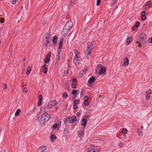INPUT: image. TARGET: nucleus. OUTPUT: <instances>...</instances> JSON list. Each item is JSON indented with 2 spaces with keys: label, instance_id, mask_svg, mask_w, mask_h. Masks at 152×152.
<instances>
[{
  "label": "nucleus",
  "instance_id": "nucleus-1",
  "mask_svg": "<svg viewBox=\"0 0 152 152\" xmlns=\"http://www.w3.org/2000/svg\"><path fill=\"white\" fill-rule=\"evenodd\" d=\"M50 118L49 114L46 113H44L42 115L39 121L42 125H44L45 123L48 121Z\"/></svg>",
  "mask_w": 152,
  "mask_h": 152
},
{
  "label": "nucleus",
  "instance_id": "nucleus-2",
  "mask_svg": "<svg viewBox=\"0 0 152 152\" xmlns=\"http://www.w3.org/2000/svg\"><path fill=\"white\" fill-rule=\"evenodd\" d=\"M45 36V41L44 42V45L46 47H49L50 45L49 39L50 37V35L49 32H47Z\"/></svg>",
  "mask_w": 152,
  "mask_h": 152
},
{
  "label": "nucleus",
  "instance_id": "nucleus-3",
  "mask_svg": "<svg viewBox=\"0 0 152 152\" xmlns=\"http://www.w3.org/2000/svg\"><path fill=\"white\" fill-rule=\"evenodd\" d=\"M58 104V102L56 100H51L50 101L47 106V108L48 109H50Z\"/></svg>",
  "mask_w": 152,
  "mask_h": 152
},
{
  "label": "nucleus",
  "instance_id": "nucleus-4",
  "mask_svg": "<svg viewBox=\"0 0 152 152\" xmlns=\"http://www.w3.org/2000/svg\"><path fill=\"white\" fill-rule=\"evenodd\" d=\"M73 25V23L71 20H68L65 24L64 27L66 29L70 30L71 28H72Z\"/></svg>",
  "mask_w": 152,
  "mask_h": 152
},
{
  "label": "nucleus",
  "instance_id": "nucleus-5",
  "mask_svg": "<svg viewBox=\"0 0 152 152\" xmlns=\"http://www.w3.org/2000/svg\"><path fill=\"white\" fill-rule=\"evenodd\" d=\"M146 42L145 41H143V40L139 38L138 39L136 42V43L138 44V46L139 48L142 47V45L144 44V43Z\"/></svg>",
  "mask_w": 152,
  "mask_h": 152
},
{
  "label": "nucleus",
  "instance_id": "nucleus-6",
  "mask_svg": "<svg viewBox=\"0 0 152 152\" xmlns=\"http://www.w3.org/2000/svg\"><path fill=\"white\" fill-rule=\"evenodd\" d=\"M85 127H84V128L81 129L77 132V135L79 137L81 138L84 136Z\"/></svg>",
  "mask_w": 152,
  "mask_h": 152
},
{
  "label": "nucleus",
  "instance_id": "nucleus-7",
  "mask_svg": "<svg viewBox=\"0 0 152 152\" xmlns=\"http://www.w3.org/2000/svg\"><path fill=\"white\" fill-rule=\"evenodd\" d=\"M87 50L86 52H85V54L87 57L91 53V51L93 48V47L92 46H89L88 45L87 46Z\"/></svg>",
  "mask_w": 152,
  "mask_h": 152
},
{
  "label": "nucleus",
  "instance_id": "nucleus-8",
  "mask_svg": "<svg viewBox=\"0 0 152 152\" xmlns=\"http://www.w3.org/2000/svg\"><path fill=\"white\" fill-rule=\"evenodd\" d=\"M80 60V57L78 56H76V55L74 58L73 61L76 65H78L79 64Z\"/></svg>",
  "mask_w": 152,
  "mask_h": 152
},
{
  "label": "nucleus",
  "instance_id": "nucleus-9",
  "mask_svg": "<svg viewBox=\"0 0 152 152\" xmlns=\"http://www.w3.org/2000/svg\"><path fill=\"white\" fill-rule=\"evenodd\" d=\"M77 121V118L75 116H72L69 119V122L70 123L73 124Z\"/></svg>",
  "mask_w": 152,
  "mask_h": 152
},
{
  "label": "nucleus",
  "instance_id": "nucleus-10",
  "mask_svg": "<svg viewBox=\"0 0 152 152\" xmlns=\"http://www.w3.org/2000/svg\"><path fill=\"white\" fill-rule=\"evenodd\" d=\"M46 146H41L39 147L37 150V152H43L46 149Z\"/></svg>",
  "mask_w": 152,
  "mask_h": 152
},
{
  "label": "nucleus",
  "instance_id": "nucleus-11",
  "mask_svg": "<svg viewBox=\"0 0 152 152\" xmlns=\"http://www.w3.org/2000/svg\"><path fill=\"white\" fill-rule=\"evenodd\" d=\"M94 148L96 149V146L92 145L90 147L88 148L87 152H95V150Z\"/></svg>",
  "mask_w": 152,
  "mask_h": 152
},
{
  "label": "nucleus",
  "instance_id": "nucleus-12",
  "mask_svg": "<svg viewBox=\"0 0 152 152\" xmlns=\"http://www.w3.org/2000/svg\"><path fill=\"white\" fill-rule=\"evenodd\" d=\"M69 30L66 29V28L64 27L63 29L61 31L62 35L64 36H65L67 34L69 31Z\"/></svg>",
  "mask_w": 152,
  "mask_h": 152
},
{
  "label": "nucleus",
  "instance_id": "nucleus-13",
  "mask_svg": "<svg viewBox=\"0 0 152 152\" xmlns=\"http://www.w3.org/2000/svg\"><path fill=\"white\" fill-rule=\"evenodd\" d=\"M146 35L145 33H142L140 35L139 38L143 40V41H146Z\"/></svg>",
  "mask_w": 152,
  "mask_h": 152
},
{
  "label": "nucleus",
  "instance_id": "nucleus-14",
  "mask_svg": "<svg viewBox=\"0 0 152 152\" xmlns=\"http://www.w3.org/2000/svg\"><path fill=\"white\" fill-rule=\"evenodd\" d=\"M84 105L86 106L88 105V97L87 96H85L84 97Z\"/></svg>",
  "mask_w": 152,
  "mask_h": 152
},
{
  "label": "nucleus",
  "instance_id": "nucleus-15",
  "mask_svg": "<svg viewBox=\"0 0 152 152\" xmlns=\"http://www.w3.org/2000/svg\"><path fill=\"white\" fill-rule=\"evenodd\" d=\"M64 38L63 37H61L60 40V43L59 44L58 49H60L62 48L63 46V42Z\"/></svg>",
  "mask_w": 152,
  "mask_h": 152
},
{
  "label": "nucleus",
  "instance_id": "nucleus-16",
  "mask_svg": "<svg viewBox=\"0 0 152 152\" xmlns=\"http://www.w3.org/2000/svg\"><path fill=\"white\" fill-rule=\"evenodd\" d=\"M140 23L139 21H137L136 22L135 26L133 27V29L134 31H136L138 27L140 25Z\"/></svg>",
  "mask_w": 152,
  "mask_h": 152
},
{
  "label": "nucleus",
  "instance_id": "nucleus-17",
  "mask_svg": "<svg viewBox=\"0 0 152 152\" xmlns=\"http://www.w3.org/2000/svg\"><path fill=\"white\" fill-rule=\"evenodd\" d=\"M106 69L104 66L102 67L99 72V74L100 75L104 74L105 72Z\"/></svg>",
  "mask_w": 152,
  "mask_h": 152
},
{
  "label": "nucleus",
  "instance_id": "nucleus-18",
  "mask_svg": "<svg viewBox=\"0 0 152 152\" xmlns=\"http://www.w3.org/2000/svg\"><path fill=\"white\" fill-rule=\"evenodd\" d=\"M57 37L56 36H54L53 37V39L52 40V42L53 43V44L56 46L57 45Z\"/></svg>",
  "mask_w": 152,
  "mask_h": 152
},
{
  "label": "nucleus",
  "instance_id": "nucleus-19",
  "mask_svg": "<svg viewBox=\"0 0 152 152\" xmlns=\"http://www.w3.org/2000/svg\"><path fill=\"white\" fill-rule=\"evenodd\" d=\"M82 123L81 125L83 126H85L87 123V120L86 118H83L81 120Z\"/></svg>",
  "mask_w": 152,
  "mask_h": 152
},
{
  "label": "nucleus",
  "instance_id": "nucleus-20",
  "mask_svg": "<svg viewBox=\"0 0 152 152\" xmlns=\"http://www.w3.org/2000/svg\"><path fill=\"white\" fill-rule=\"evenodd\" d=\"M47 66V65L46 64H44L42 66V67L44 69L43 72L45 74H46L47 73L48 69Z\"/></svg>",
  "mask_w": 152,
  "mask_h": 152
},
{
  "label": "nucleus",
  "instance_id": "nucleus-21",
  "mask_svg": "<svg viewBox=\"0 0 152 152\" xmlns=\"http://www.w3.org/2000/svg\"><path fill=\"white\" fill-rule=\"evenodd\" d=\"M95 80V77L94 76H92L89 79L88 81V82L89 84H91L93 83Z\"/></svg>",
  "mask_w": 152,
  "mask_h": 152
},
{
  "label": "nucleus",
  "instance_id": "nucleus-22",
  "mask_svg": "<svg viewBox=\"0 0 152 152\" xmlns=\"http://www.w3.org/2000/svg\"><path fill=\"white\" fill-rule=\"evenodd\" d=\"M64 134L65 137H66L69 135V132L68 131V129L65 128L64 129Z\"/></svg>",
  "mask_w": 152,
  "mask_h": 152
},
{
  "label": "nucleus",
  "instance_id": "nucleus-23",
  "mask_svg": "<svg viewBox=\"0 0 152 152\" xmlns=\"http://www.w3.org/2000/svg\"><path fill=\"white\" fill-rule=\"evenodd\" d=\"M124 61L123 63V65L125 66H127L129 64V59L128 58H126L124 59Z\"/></svg>",
  "mask_w": 152,
  "mask_h": 152
},
{
  "label": "nucleus",
  "instance_id": "nucleus-24",
  "mask_svg": "<svg viewBox=\"0 0 152 152\" xmlns=\"http://www.w3.org/2000/svg\"><path fill=\"white\" fill-rule=\"evenodd\" d=\"M63 98L64 99H66V98H67L68 96L67 93L66 92H64L63 93Z\"/></svg>",
  "mask_w": 152,
  "mask_h": 152
},
{
  "label": "nucleus",
  "instance_id": "nucleus-25",
  "mask_svg": "<svg viewBox=\"0 0 152 152\" xmlns=\"http://www.w3.org/2000/svg\"><path fill=\"white\" fill-rule=\"evenodd\" d=\"M86 72V68H84L82 70V71L80 72V73L83 76Z\"/></svg>",
  "mask_w": 152,
  "mask_h": 152
},
{
  "label": "nucleus",
  "instance_id": "nucleus-26",
  "mask_svg": "<svg viewBox=\"0 0 152 152\" xmlns=\"http://www.w3.org/2000/svg\"><path fill=\"white\" fill-rule=\"evenodd\" d=\"M20 111L21 110L20 109H17L15 113V116H19L20 115L19 113L20 112Z\"/></svg>",
  "mask_w": 152,
  "mask_h": 152
},
{
  "label": "nucleus",
  "instance_id": "nucleus-27",
  "mask_svg": "<svg viewBox=\"0 0 152 152\" xmlns=\"http://www.w3.org/2000/svg\"><path fill=\"white\" fill-rule=\"evenodd\" d=\"M56 138V136L54 134H53L50 136V139L52 141L55 140Z\"/></svg>",
  "mask_w": 152,
  "mask_h": 152
},
{
  "label": "nucleus",
  "instance_id": "nucleus-28",
  "mask_svg": "<svg viewBox=\"0 0 152 152\" xmlns=\"http://www.w3.org/2000/svg\"><path fill=\"white\" fill-rule=\"evenodd\" d=\"M31 70V68L30 66H29L28 67V68L27 69V72H26V74L27 75H28L30 73V71Z\"/></svg>",
  "mask_w": 152,
  "mask_h": 152
},
{
  "label": "nucleus",
  "instance_id": "nucleus-29",
  "mask_svg": "<svg viewBox=\"0 0 152 152\" xmlns=\"http://www.w3.org/2000/svg\"><path fill=\"white\" fill-rule=\"evenodd\" d=\"M137 132L139 135H142V133L141 132V130L139 129H137Z\"/></svg>",
  "mask_w": 152,
  "mask_h": 152
},
{
  "label": "nucleus",
  "instance_id": "nucleus-30",
  "mask_svg": "<svg viewBox=\"0 0 152 152\" xmlns=\"http://www.w3.org/2000/svg\"><path fill=\"white\" fill-rule=\"evenodd\" d=\"M45 63L46 64H48L49 63L50 61V59H49L48 58L46 57L44 59Z\"/></svg>",
  "mask_w": 152,
  "mask_h": 152
},
{
  "label": "nucleus",
  "instance_id": "nucleus-31",
  "mask_svg": "<svg viewBox=\"0 0 152 152\" xmlns=\"http://www.w3.org/2000/svg\"><path fill=\"white\" fill-rule=\"evenodd\" d=\"M58 126H59V124H58V123L54 124L53 125V128L54 129H56L57 128V127Z\"/></svg>",
  "mask_w": 152,
  "mask_h": 152
},
{
  "label": "nucleus",
  "instance_id": "nucleus-32",
  "mask_svg": "<svg viewBox=\"0 0 152 152\" xmlns=\"http://www.w3.org/2000/svg\"><path fill=\"white\" fill-rule=\"evenodd\" d=\"M122 132L123 134H125L127 132V130L125 128H124L122 129Z\"/></svg>",
  "mask_w": 152,
  "mask_h": 152
},
{
  "label": "nucleus",
  "instance_id": "nucleus-33",
  "mask_svg": "<svg viewBox=\"0 0 152 152\" xmlns=\"http://www.w3.org/2000/svg\"><path fill=\"white\" fill-rule=\"evenodd\" d=\"M77 93V90H73L72 91V94L73 95H75Z\"/></svg>",
  "mask_w": 152,
  "mask_h": 152
},
{
  "label": "nucleus",
  "instance_id": "nucleus-34",
  "mask_svg": "<svg viewBox=\"0 0 152 152\" xmlns=\"http://www.w3.org/2000/svg\"><path fill=\"white\" fill-rule=\"evenodd\" d=\"M60 59L59 55L58 54H57L56 56V61H57V62H58L59 61Z\"/></svg>",
  "mask_w": 152,
  "mask_h": 152
},
{
  "label": "nucleus",
  "instance_id": "nucleus-35",
  "mask_svg": "<svg viewBox=\"0 0 152 152\" xmlns=\"http://www.w3.org/2000/svg\"><path fill=\"white\" fill-rule=\"evenodd\" d=\"M76 0H70V6H72L74 4V2L76 1Z\"/></svg>",
  "mask_w": 152,
  "mask_h": 152
},
{
  "label": "nucleus",
  "instance_id": "nucleus-36",
  "mask_svg": "<svg viewBox=\"0 0 152 152\" xmlns=\"http://www.w3.org/2000/svg\"><path fill=\"white\" fill-rule=\"evenodd\" d=\"M72 88L73 89H75L76 88V84L75 83H73L72 84Z\"/></svg>",
  "mask_w": 152,
  "mask_h": 152
},
{
  "label": "nucleus",
  "instance_id": "nucleus-37",
  "mask_svg": "<svg viewBox=\"0 0 152 152\" xmlns=\"http://www.w3.org/2000/svg\"><path fill=\"white\" fill-rule=\"evenodd\" d=\"M101 0H97L96 5H99L101 3Z\"/></svg>",
  "mask_w": 152,
  "mask_h": 152
},
{
  "label": "nucleus",
  "instance_id": "nucleus-38",
  "mask_svg": "<svg viewBox=\"0 0 152 152\" xmlns=\"http://www.w3.org/2000/svg\"><path fill=\"white\" fill-rule=\"evenodd\" d=\"M126 42L128 43H131V42L130 40V38L129 37H128L126 39Z\"/></svg>",
  "mask_w": 152,
  "mask_h": 152
},
{
  "label": "nucleus",
  "instance_id": "nucleus-39",
  "mask_svg": "<svg viewBox=\"0 0 152 152\" xmlns=\"http://www.w3.org/2000/svg\"><path fill=\"white\" fill-rule=\"evenodd\" d=\"M4 21V19L3 18H0V22L1 23H3Z\"/></svg>",
  "mask_w": 152,
  "mask_h": 152
},
{
  "label": "nucleus",
  "instance_id": "nucleus-40",
  "mask_svg": "<svg viewBox=\"0 0 152 152\" xmlns=\"http://www.w3.org/2000/svg\"><path fill=\"white\" fill-rule=\"evenodd\" d=\"M73 108L75 109H77L78 108V106L76 104H74L73 105Z\"/></svg>",
  "mask_w": 152,
  "mask_h": 152
},
{
  "label": "nucleus",
  "instance_id": "nucleus-41",
  "mask_svg": "<svg viewBox=\"0 0 152 152\" xmlns=\"http://www.w3.org/2000/svg\"><path fill=\"white\" fill-rule=\"evenodd\" d=\"M150 4H151V2L150 1H147L146 2V4H145V5H146V6H148Z\"/></svg>",
  "mask_w": 152,
  "mask_h": 152
},
{
  "label": "nucleus",
  "instance_id": "nucleus-42",
  "mask_svg": "<svg viewBox=\"0 0 152 152\" xmlns=\"http://www.w3.org/2000/svg\"><path fill=\"white\" fill-rule=\"evenodd\" d=\"M145 13H146L145 12L143 11H142V12L141 13V14L142 16H144V15H145Z\"/></svg>",
  "mask_w": 152,
  "mask_h": 152
},
{
  "label": "nucleus",
  "instance_id": "nucleus-43",
  "mask_svg": "<svg viewBox=\"0 0 152 152\" xmlns=\"http://www.w3.org/2000/svg\"><path fill=\"white\" fill-rule=\"evenodd\" d=\"M27 91V89L26 88H24L23 92L24 93H26Z\"/></svg>",
  "mask_w": 152,
  "mask_h": 152
},
{
  "label": "nucleus",
  "instance_id": "nucleus-44",
  "mask_svg": "<svg viewBox=\"0 0 152 152\" xmlns=\"http://www.w3.org/2000/svg\"><path fill=\"white\" fill-rule=\"evenodd\" d=\"M42 96L41 95L40 96H39V101L42 102Z\"/></svg>",
  "mask_w": 152,
  "mask_h": 152
},
{
  "label": "nucleus",
  "instance_id": "nucleus-45",
  "mask_svg": "<svg viewBox=\"0 0 152 152\" xmlns=\"http://www.w3.org/2000/svg\"><path fill=\"white\" fill-rule=\"evenodd\" d=\"M18 0H13L12 1V3L13 4H15L16 3V2Z\"/></svg>",
  "mask_w": 152,
  "mask_h": 152
},
{
  "label": "nucleus",
  "instance_id": "nucleus-46",
  "mask_svg": "<svg viewBox=\"0 0 152 152\" xmlns=\"http://www.w3.org/2000/svg\"><path fill=\"white\" fill-rule=\"evenodd\" d=\"M78 103V101L77 99H75L74 101V104H77Z\"/></svg>",
  "mask_w": 152,
  "mask_h": 152
},
{
  "label": "nucleus",
  "instance_id": "nucleus-47",
  "mask_svg": "<svg viewBox=\"0 0 152 152\" xmlns=\"http://www.w3.org/2000/svg\"><path fill=\"white\" fill-rule=\"evenodd\" d=\"M46 56L47 57V58H50V57L51 56V54L50 53H49L47 54V55Z\"/></svg>",
  "mask_w": 152,
  "mask_h": 152
},
{
  "label": "nucleus",
  "instance_id": "nucleus-48",
  "mask_svg": "<svg viewBox=\"0 0 152 152\" xmlns=\"http://www.w3.org/2000/svg\"><path fill=\"white\" fill-rule=\"evenodd\" d=\"M146 19V17H145V15H144V16H142V17L141 18V19L143 20H145Z\"/></svg>",
  "mask_w": 152,
  "mask_h": 152
},
{
  "label": "nucleus",
  "instance_id": "nucleus-49",
  "mask_svg": "<svg viewBox=\"0 0 152 152\" xmlns=\"http://www.w3.org/2000/svg\"><path fill=\"white\" fill-rule=\"evenodd\" d=\"M26 56H25L24 57V58L23 61V65L25 66V64L26 63Z\"/></svg>",
  "mask_w": 152,
  "mask_h": 152
},
{
  "label": "nucleus",
  "instance_id": "nucleus-50",
  "mask_svg": "<svg viewBox=\"0 0 152 152\" xmlns=\"http://www.w3.org/2000/svg\"><path fill=\"white\" fill-rule=\"evenodd\" d=\"M76 80H77V79L76 78H73L72 80V81L73 82V83H74L76 82Z\"/></svg>",
  "mask_w": 152,
  "mask_h": 152
},
{
  "label": "nucleus",
  "instance_id": "nucleus-51",
  "mask_svg": "<svg viewBox=\"0 0 152 152\" xmlns=\"http://www.w3.org/2000/svg\"><path fill=\"white\" fill-rule=\"evenodd\" d=\"M83 117L84 118H86H86H89L90 116L89 115H87L85 116H83Z\"/></svg>",
  "mask_w": 152,
  "mask_h": 152
},
{
  "label": "nucleus",
  "instance_id": "nucleus-52",
  "mask_svg": "<svg viewBox=\"0 0 152 152\" xmlns=\"http://www.w3.org/2000/svg\"><path fill=\"white\" fill-rule=\"evenodd\" d=\"M75 50V56H76H76H77V53H79V52L76 50Z\"/></svg>",
  "mask_w": 152,
  "mask_h": 152
},
{
  "label": "nucleus",
  "instance_id": "nucleus-53",
  "mask_svg": "<svg viewBox=\"0 0 152 152\" xmlns=\"http://www.w3.org/2000/svg\"><path fill=\"white\" fill-rule=\"evenodd\" d=\"M4 86L3 87L4 89H6L7 88V85L6 83H4Z\"/></svg>",
  "mask_w": 152,
  "mask_h": 152
},
{
  "label": "nucleus",
  "instance_id": "nucleus-54",
  "mask_svg": "<svg viewBox=\"0 0 152 152\" xmlns=\"http://www.w3.org/2000/svg\"><path fill=\"white\" fill-rule=\"evenodd\" d=\"M151 93V90H149L148 91V94H150Z\"/></svg>",
  "mask_w": 152,
  "mask_h": 152
},
{
  "label": "nucleus",
  "instance_id": "nucleus-55",
  "mask_svg": "<svg viewBox=\"0 0 152 152\" xmlns=\"http://www.w3.org/2000/svg\"><path fill=\"white\" fill-rule=\"evenodd\" d=\"M42 102L39 101L37 104L39 106H40Z\"/></svg>",
  "mask_w": 152,
  "mask_h": 152
},
{
  "label": "nucleus",
  "instance_id": "nucleus-56",
  "mask_svg": "<svg viewBox=\"0 0 152 152\" xmlns=\"http://www.w3.org/2000/svg\"><path fill=\"white\" fill-rule=\"evenodd\" d=\"M146 99H149L150 98V96H149V95H147L146 96Z\"/></svg>",
  "mask_w": 152,
  "mask_h": 152
},
{
  "label": "nucleus",
  "instance_id": "nucleus-57",
  "mask_svg": "<svg viewBox=\"0 0 152 152\" xmlns=\"http://www.w3.org/2000/svg\"><path fill=\"white\" fill-rule=\"evenodd\" d=\"M46 23H47L46 21V20H44L43 21V25L44 26L46 24Z\"/></svg>",
  "mask_w": 152,
  "mask_h": 152
},
{
  "label": "nucleus",
  "instance_id": "nucleus-58",
  "mask_svg": "<svg viewBox=\"0 0 152 152\" xmlns=\"http://www.w3.org/2000/svg\"><path fill=\"white\" fill-rule=\"evenodd\" d=\"M148 41L149 43H151L152 42V41L151 39H149L148 40Z\"/></svg>",
  "mask_w": 152,
  "mask_h": 152
},
{
  "label": "nucleus",
  "instance_id": "nucleus-59",
  "mask_svg": "<svg viewBox=\"0 0 152 152\" xmlns=\"http://www.w3.org/2000/svg\"><path fill=\"white\" fill-rule=\"evenodd\" d=\"M75 127V125H72V126H71V129H73Z\"/></svg>",
  "mask_w": 152,
  "mask_h": 152
},
{
  "label": "nucleus",
  "instance_id": "nucleus-60",
  "mask_svg": "<svg viewBox=\"0 0 152 152\" xmlns=\"http://www.w3.org/2000/svg\"><path fill=\"white\" fill-rule=\"evenodd\" d=\"M80 115V113L78 112L77 113V114H76V115L78 116H79Z\"/></svg>",
  "mask_w": 152,
  "mask_h": 152
},
{
  "label": "nucleus",
  "instance_id": "nucleus-61",
  "mask_svg": "<svg viewBox=\"0 0 152 152\" xmlns=\"http://www.w3.org/2000/svg\"><path fill=\"white\" fill-rule=\"evenodd\" d=\"M60 51L59 50H58V53H57V54H59V55H60Z\"/></svg>",
  "mask_w": 152,
  "mask_h": 152
},
{
  "label": "nucleus",
  "instance_id": "nucleus-62",
  "mask_svg": "<svg viewBox=\"0 0 152 152\" xmlns=\"http://www.w3.org/2000/svg\"><path fill=\"white\" fill-rule=\"evenodd\" d=\"M122 144L121 143H119L118 145L120 147H121L122 145Z\"/></svg>",
  "mask_w": 152,
  "mask_h": 152
},
{
  "label": "nucleus",
  "instance_id": "nucleus-63",
  "mask_svg": "<svg viewBox=\"0 0 152 152\" xmlns=\"http://www.w3.org/2000/svg\"><path fill=\"white\" fill-rule=\"evenodd\" d=\"M97 152H100V150L99 149H98L97 150Z\"/></svg>",
  "mask_w": 152,
  "mask_h": 152
},
{
  "label": "nucleus",
  "instance_id": "nucleus-64",
  "mask_svg": "<svg viewBox=\"0 0 152 152\" xmlns=\"http://www.w3.org/2000/svg\"><path fill=\"white\" fill-rule=\"evenodd\" d=\"M0 152H5V151L2 150Z\"/></svg>",
  "mask_w": 152,
  "mask_h": 152
}]
</instances>
